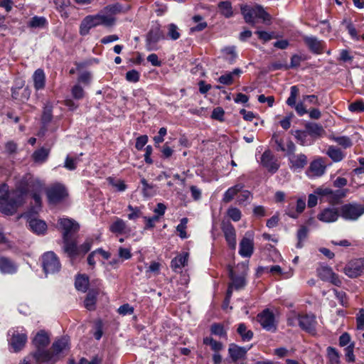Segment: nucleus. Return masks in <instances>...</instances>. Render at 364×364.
Wrapping results in <instances>:
<instances>
[{
  "mask_svg": "<svg viewBox=\"0 0 364 364\" xmlns=\"http://www.w3.org/2000/svg\"><path fill=\"white\" fill-rule=\"evenodd\" d=\"M33 179L31 176L23 178L16 188V191L9 196V186L0 185V212L6 215H14L18 207L24 203L25 196L32 191Z\"/></svg>",
  "mask_w": 364,
  "mask_h": 364,
  "instance_id": "obj_1",
  "label": "nucleus"
},
{
  "mask_svg": "<svg viewBox=\"0 0 364 364\" xmlns=\"http://www.w3.org/2000/svg\"><path fill=\"white\" fill-rule=\"evenodd\" d=\"M59 229L62 232L63 250L67 255H73L76 253L77 232L80 224L69 218L58 220Z\"/></svg>",
  "mask_w": 364,
  "mask_h": 364,
  "instance_id": "obj_2",
  "label": "nucleus"
},
{
  "mask_svg": "<svg viewBox=\"0 0 364 364\" xmlns=\"http://www.w3.org/2000/svg\"><path fill=\"white\" fill-rule=\"evenodd\" d=\"M50 342L48 334L44 330L39 331L32 340L35 350L28 357H33L37 364H55L57 362V358L54 353L47 349Z\"/></svg>",
  "mask_w": 364,
  "mask_h": 364,
  "instance_id": "obj_3",
  "label": "nucleus"
},
{
  "mask_svg": "<svg viewBox=\"0 0 364 364\" xmlns=\"http://www.w3.org/2000/svg\"><path fill=\"white\" fill-rule=\"evenodd\" d=\"M240 267L242 269V270L238 273H237L236 271L232 267H229V277L231 280V282L228 284V288L227 290L225 298V301L227 302L230 301L233 289L238 291L243 289L246 286V276L248 268L245 264H242L241 266L238 264L237 266V269H239Z\"/></svg>",
  "mask_w": 364,
  "mask_h": 364,
  "instance_id": "obj_4",
  "label": "nucleus"
},
{
  "mask_svg": "<svg viewBox=\"0 0 364 364\" xmlns=\"http://www.w3.org/2000/svg\"><path fill=\"white\" fill-rule=\"evenodd\" d=\"M48 201L50 204H58L65 200L69 196L65 186L56 182L50 184L46 190Z\"/></svg>",
  "mask_w": 364,
  "mask_h": 364,
  "instance_id": "obj_5",
  "label": "nucleus"
},
{
  "mask_svg": "<svg viewBox=\"0 0 364 364\" xmlns=\"http://www.w3.org/2000/svg\"><path fill=\"white\" fill-rule=\"evenodd\" d=\"M11 338L9 339V344L13 348L14 353L21 351L27 342L28 337L26 331L21 328L19 331L17 329H11L8 333Z\"/></svg>",
  "mask_w": 364,
  "mask_h": 364,
  "instance_id": "obj_6",
  "label": "nucleus"
},
{
  "mask_svg": "<svg viewBox=\"0 0 364 364\" xmlns=\"http://www.w3.org/2000/svg\"><path fill=\"white\" fill-rule=\"evenodd\" d=\"M42 264L46 274L58 272L61 267L59 259L53 252H47L43 255Z\"/></svg>",
  "mask_w": 364,
  "mask_h": 364,
  "instance_id": "obj_7",
  "label": "nucleus"
},
{
  "mask_svg": "<svg viewBox=\"0 0 364 364\" xmlns=\"http://www.w3.org/2000/svg\"><path fill=\"white\" fill-rule=\"evenodd\" d=\"M341 216L347 220H356L364 214V207L358 204H346L341 208Z\"/></svg>",
  "mask_w": 364,
  "mask_h": 364,
  "instance_id": "obj_8",
  "label": "nucleus"
},
{
  "mask_svg": "<svg viewBox=\"0 0 364 364\" xmlns=\"http://www.w3.org/2000/svg\"><path fill=\"white\" fill-rule=\"evenodd\" d=\"M296 319L299 322V326L302 330L311 334L316 333L317 321L316 316L314 314H306L298 315Z\"/></svg>",
  "mask_w": 364,
  "mask_h": 364,
  "instance_id": "obj_9",
  "label": "nucleus"
},
{
  "mask_svg": "<svg viewBox=\"0 0 364 364\" xmlns=\"http://www.w3.org/2000/svg\"><path fill=\"white\" fill-rule=\"evenodd\" d=\"M257 321L262 328L268 331L275 332L277 325L274 314L268 309L257 315Z\"/></svg>",
  "mask_w": 364,
  "mask_h": 364,
  "instance_id": "obj_10",
  "label": "nucleus"
},
{
  "mask_svg": "<svg viewBox=\"0 0 364 364\" xmlns=\"http://www.w3.org/2000/svg\"><path fill=\"white\" fill-rule=\"evenodd\" d=\"M344 273L350 278H355L364 273V258L350 261L344 267Z\"/></svg>",
  "mask_w": 364,
  "mask_h": 364,
  "instance_id": "obj_11",
  "label": "nucleus"
},
{
  "mask_svg": "<svg viewBox=\"0 0 364 364\" xmlns=\"http://www.w3.org/2000/svg\"><path fill=\"white\" fill-rule=\"evenodd\" d=\"M164 36L160 26L156 25L153 26L146 35V47L148 50H156V43L164 39Z\"/></svg>",
  "mask_w": 364,
  "mask_h": 364,
  "instance_id": "obj_12",
  "label": "nucleus"
},
{
  "mask_svg": "<svg viewBox=\"0 0 364 364\" xmlns=\"http://www.w3.org/2000/svg\"><path fill=\"white\" fill-rule=\"evenodd\" d=\"M220 228L224 234L225 240L232 250H235L237 245L236 231L234 226L228 220H223Z\"/></svg>",
  "mask_w": 364,
  "mask_h": 364,
  "instance_id": "obj_13",
  "label": "nucleus"
},
{
  "mask_svg": "<svg viewBox=\"0 0 364 364\" xmlns=\"http://www.w3.org/2000/svg\"><path fill=\"white\" fill-rule=\"evenodd\" d=\"M299 94V88L297 86L294 85L290 87V95L287 100V104L294 107L296 112V113L299 116H303L304 114L308 113V110L303 102H299V103H296V97Z\"/></svg>",
  "mask_w": 364,
  "mask_h": 364,
  "instance_id": "obj_14",
  "label": "nucleus"
},
{
  "mask_svg": "<svg viewBox=\"0 0 364 364\" xmlns=\"http://www.w3.org/2000/svg\"><path fill=\"white\" fill-rule=\"evenodd\" d=\"M260 163L271 173H276L279 168L277 159L269 149L264 151L262 154Z\"/></svg>",
  "mask_w": 364,
  "mask_h": 364,
  "instance_id": "obj_15",
  "label": "nucleus"
},
{
  "mask_svg": "<svg viewBox=\"0 0 364 364\" xmlns=\"http://www.w3.org/2000/svg\"><path fill=\"white\" fill-rule=\"evenodd\" d=\"M340 216V211L337 208L328 207L323 209L317 215V218L323 223H331L337 221Z\"/></svg>",
  "mask_w": 364,
  "mask_h": 364,
  "instance_id": "obj_16",
  "label": "nucleus"
},
{
  "mask_svg": "<svg viewBox=\"0 0 364 364\" xmlns=\"http://www.w3.org/2000/svg\"><path fill=\"white\" fill-rule=\"evenodd\" d=\"M254 251L253 239L250 233L247 232L240 242L239 254L243 257H250Z\"/></svg>",
  "mask_w": 364,
  "mask_h": 364,
  "instance_id": "obj_17",
  "label": "nucleus"
},
{
  "mask_svg": "<svg viewBox=\"0 0 364 364\" xmlns=\"http://www.w3.org/2000/svg\"><path fill=\"white\" fill-rule=\"evenodd\" d=\"M326 170V165L325 160L319 157L311 162L308 172L310 173L312 176L320 177L325 173Z\"/></svg>",
  "mask_w": 364,
  "mask_h": 364,
  "instance_id": "obj_18",
  "label": "nucleus"
},
{
  "mask_svg": "<svg viewBox=\"0 0 364 364\" xmlns=\"http://www.w3.org/2000/svg\"><path fill=\"white\" fill-rule=\"evenodd\" d=\"M304 41L311 52L315 54H321L323 50V43L314 36H304Z\"/></svg>",
  "mask_w": 364,
  "mask_h": 364,
  "instance_id": "obj_19",
  "label": "nucleus"
},
{
  "mask_svg": "<svg viewBox=\"0 0 364 364\" xmlns=\"http://www.w3.org/2000/svg\"><path fill=\"white\" fill-rule=\"evenodd\" d=\"M250 348V347H241L235 343H230L228 348L229 355L232 361L236 362L240 359L244 358Z\"/></svg>",
  "mask_w": 364,
  "mask_h": 364,
  "instance_id": "obj_20",
  "label": "nucleus"
},
{
  "mask_svg": "<svg viewBox=\"0 0 364 364\" xmlns=\"http://www.w3.org/2000/svg\"><path fill=\"white\" fill-rule=\"evenodd\" d=\"M289 161L290 168L294 170L302 169L308 163L307 156L304 154H294L289 158Z\"/></svg>",
  "mask_w": 364,
  "mask_h": 364,
  "instance_id": "obj_21",
  "label": "nucleus"
},
{
  "mask_svg": "<svg viewBox=\"0 0 364 364\" xmlns=\"http://www.w3.org/2000/svg\"><path fill=\"white\" fill-rule=\"evenodd\" d=\"M29 215L28 217L30 229L38 235L44 234L47 230L46 223L43 220L32 218L31 214Z\"/></svg>",
  "mask_w": 364,
  "mask_h": 364,
  "instance_id": "obj_22",
  "label": "nucleus"
},
{
  "mask_svg": "<svg viewBox=\"0 0 364 364\" xmlns=\"http://www.w3.org/2000/svg\"><path fill=\"white\" fill-rule=\"evenodd\" d=\"M92 20L96 26H105L106 27L112 26L114 24L116 19L112 18L109 16H106L102 11H100L96 15H91Z\"/></svg>",
  "mask_w": 364,
  "mask_h": 364,
  "instance_id": "obj_23",
  "label": "nucleus"
},
{
  "mask_svg": "<svg viewBox=\"0 0 364 364\" xmlns=\"http://www.w3.org/2000/svg\"><path fill=\"white\" fill-rule=\"evenodd\" d=\"M32 79L36 90L44 89L46 85V75L43 69H37L33 74Z\"/></svg>",
  "mask_w": 364,
  "mask_h": 364,
  "instance_id": "obj_24",
  "label": "nucleus"
},
{
  "mask_svg": "<svg viewBox=\"0 0 364 364\" xmlns=\"http://www.w3.org/2000/svg\"><path fill=\"white\" fill-rule=\"evenodd\" d=\"M0 271L3 274H12L16 272L17 266L7 257H0Z\"/></svg>",
  "mask_w": 364,
  "mask_h": 364,
  "instance_id": "obj_25",
  "label": "nucleus"
},
{
  "mask_svg": "<svg viewBox=\"0 0 364 364\" xmlns=\"http://www.w3.org/2000/svg\"><path fill=\"white\" fill-rule=\"evenodd\" d=\"M69 347V339L67 337H62L56 340L52 345L53 352L58 360V355Z\"/></svg>",
  "mask_w": 364,
  "mask_h": 364,
  "instance_id": "obj_26",
  "label": "nucleus"
},
{
  "mask_svg": "<svg viewBox=\"0 0 364 364\" xmlns=\"http://www.w3.org/2000/svg\"><path fill=\"white\" fill-rule=\"evenodd\" d=\"M188 253L183 252L174 257L171 262V267L174 271L181 269L185 267L188 263Z\"/></svg>",
  "mask_w": 364,
  "mask_h": 364,
  "instance_id": "obj_27",
  "label": "nucleus"
},
{
  "mask_svg": "<svg viewBox=\"0 0 364 364\" xmlns=\"http://www.w3.org/2000/svg\"><path fill=\"white\" fill-rule=\"evenodd\" d=\"M50 151V149L41 147L33 153L32 159L35 163L43 164L47 161Z\"/></svg>",
  "mask_w": 364,
  "mask_h": 364,
  "instance_id": "obj_28",
  "label": "nucleus"
},
{
  "mask_svg": "<svg viewBox=\"0 0 364 364\" xmlns=\"http://www.w3.org/2000/svg\"><path fill=\"white\" fill-rule=\"evenodd\" d=\"M243 188L244 185L242 183L229 188L223 194V201L226 203L230 202Z\"/></svg>",
  "mask_w": 364,
  "mask_h": 364,
  "instance_id": "obj_29",
  "label": "nucleus"
},
{
  "mask_svg": "<svg viewBox=\"0 0 364 364\" xmlns=\"http://www.w3.org/2000/svg\"><path fill=\"white\" fill-rule=\"evenodd\" d=\"M95 27H97V26L92 20L91 15L87 16L83 18L80 25V34L83 36H86L89 33L90 30Z\"/></svg>",
  "mask_w": 364,
  "mask_h": 364,
  "instance_id": "obj_30",
  "label": "nucleus"
},
{
  "mask_svg": "<svg viewBox=\"0 0 364 364\" xmlns=\"http://www.w3.org/2000/svg\"><path fill=\"white\" fill-rule=\"evenodd\" d=\"M326 154L333 162L336 163L341 161L345 157V154L341 151V149L334 146H328Z\"/></svg>",
  "mask_w": 364,
  "mask_h": 364,
  "instance_id": "obj_31",
  "label": "nucleus"
},
{
  "mask_svg": "<svg viewBox=\"0 0 364 364\" xmlns=\"http://www.w3.org/2000/svg\"><path fill=\"white\" fill-rule=\"evenodd\" d=\"M241 73L242 70L240 68H235L232 72L221 75L218 78V82L226 85H232L233 83L234 76L239 77Z\"/></svg>",
  "mask_w": 364,
  "mask_h": 364,
  "instance_id": "obj_32",
  "label": "nucleus"
},
{
  "mask_svg": "<svg viewBox=\"0 0 364 364\" xmlns=\"http://www.w3.org/2000/svg\"><path fill=\"white\" fill-rule=\"evenodd\" d=\"M254 18H258L262 20L263 23L266 24L271 23V16L264 11V8L260 5H256L254 6Z\"/></svg>",
  "mask_w": 364,
  "mask_h": 364,
  "instance_id": "obj_33",
  "label": "nucleus"
},
{
  "mask_svg": "<svg viewBox=\"0 0 364 364\" xmlns=\"http://www.w3.org/2000/svg\"><path fill=\"white\" fill-rule=\"evenodd\" d=\"M348 189H338L336 191L331 190L328 203L331 205H336L340 203V200L346 196Z\"/></svg>",
  "mask_w": 364,
  "mask_h": 364,
  "instance_id": "obj_34",
  "label": "nucleus"
},
{
  "mask_svg": "<svg viewBox=\"0 0 364 364\" xmlns=\"http://www.w3.org/2000/svg\"><path fill=\"white\" fill-rule=\"evenodd\" d=\"M92 244H93V240L92 238H87L85 240V241L82 245H80V246L77 245L76 253L75 255H68V256L70 258L73 259V258H75L78 255H80L81 253L85 255L90 250L91 247L92 246Z\"/></svg>",
  "mask_w": 364,
  "mask_h": 364,
  "instance_id": "obj_35",
  "label": "nucleus"
},
{
  "mask_svg": "<svg viewBox=\"0 0 364 364\" xmlns=\"http://www.w3.org/2000/svg\"><path fill=\"white\" fill-rule=\"evenodd\" d=\"M75 286L78 291L86 292L89 286L88 277L85 274L77 276L75 279Z\"/></svg>",
  "mask_w": 364,
  "mask_h": 364,
  "instance_id": "obj_36",
  "label": "nucleus"
},
{
  "mask_svg": "<svg viewBox=\"0 0 364 364\" xmlns=\"http://www.w3.org/2000/svg\"><path fill=\"white\" fill-rule=\"evenodd\" d=\"M305 128L308 133L314 136H319L324 132L322 126L316 123L308 122L305 124Z\"/></svg>",
  "mask_w": 364,
  "mask_h": 364,
  "instance_id": "obj_37",
  "label": "nucleus"
},
{
  "mask_svg": "<svg viewBox=\"0 0 364 364\" xmlns=\"http://www.w3.org/2000/svg\"><path fill=\"white\" fill-rule=\"evenodd\" d=\"M254 6L250 7L249 6H243L241 7V12L244 16L246 23L251 24L252 26L255 25V21L254 19Z\"/></svg>",
  "mask_w": 364,
  "mask_h": 364,
  "instance_id": "obj_38",
  "label": "nucleus"
},
{
  "mask_svg": "<svg viewBox=\"0 0 364 364\" xmlns=\"http://www.w3.org/2000/svg\"><path fill=\"white\" fill-rule=\"evenodd\" d=\"M97 291L90 290L85 299V306L89 311L94 310L95 308L97 301Z\"/></svg>",
  "mask_w": 364,
  "mask_h": 364,
  "instance_id": "obj_39",
  "label": "nucleus"
},
{
  "mask_svg": "<svg viewBox=\"0 0 364 364\" xmlns=\"http://www.w3.org/2000/svg\"><path fill=\"white\" fill-rule=\"evenodd\" d=\"M329 139L344 149L349 148L353 145L351 139L346 136H336L334 134H331L329 136Z\"/></svg>",
  "mask_w": 364,
  "mask_h": 364,
  "instance_id": "obj_40",
  "label": "nucleus"
},
{
  "mask_svg": "<svg viewBox=\"0 0 364 364\" xmlns=\"http://www.w3.org/2000/svg\"><path fill=\"white\" fill-rule=\"evenodd\" d=\"M218 6L220 9V14L225 17L230 18L233 15L232 4L230 1H220Z\"/></svg>",
  "mask_w": 364,
  "mask_h": 364,
  "instance_id": "obj_41",
  "label": "nucleus"
},
{
  "mask_svg": "<svg viewBox=\"0 0 364 364\" xmlns=\"http://www.w3.org/2000/svg\"><path fill=\"white\" fill-rule=\"evenodd\" d=\"M237 331L243 341H249L253 337V332L251 330H247L246 325L243 323L238 325Z\"/></svg>",
  "mask_w": 364,
  "mask_h": 364,
  "instance_id": "obj_42",
  "label": "nucleus"
},
{
  "mask_svg": "<svg viewBox=\"0 0 364 364\" xmlns=\"http://www.w3.org/2000/svg\"><path fill=\"white\" fill-rule=\"evenodd\" d=\"M126 228L125 222L120 218H117L111 225L109 230L113 233L122 234Z\"/></svg>",
  "mask_w": 364,
  "mask_h": 364,
  "instance_id": "obj_43",
  "label": "nucleus"
},
{
  "mask_svg": "<svg viewBox=\"0 0 364 364\" xmlns=\"http://www.w3.org/2000/svg\"><path fill=\"white\" fill-rule=\"evenodd\" d=\"M305 207H306L305 200L299 198L296 201V212H293L290 210H288L287 212V214L292 218H297L299 214L301 213L304 211V210L305 209Z\"/></svg>",
  "mask_w": 364,
  "mask_h": 364,
  "instance_id": "obj_44",
  "label": "nucleus"
},
{
  "mask_svg": "<svg viewBox=\"0 0 364 364\" xmlns=\"http://www.w3.org/2000/svg\"><path fill=\"white\" fill-rule=\"evenodd\" d=\"M121 10V5L119 4H115L105 6L102 11L106 16H109L112 18H115L114 15L119 13Z\"/></svg>",
  "mask_w": 364,
  "mask_h": 364,
  "instance_id": "obj_45",
  "label": "nucleus"
},
{
  "mask_svg": "<svg viewBox=\"0 0 364 364\" xmlns=\"http://www.w3.org/2000/svg\"><path fill=\"white\" fill-rule=\"evenodd\" d=\"M141 183L143 186L142 192L144 196L151 197L155 194L156 191L154 190L155 186L154 184L149 183L144 178L141 180Z\"/></svg>",
  "mask_w": 364,
  "mask_h": 364,
  "instance_id": "obj_46",
  "label": "nucleus"
},
{
  "mask_svg": "<svg viewBox=\"0 0 364 364\" xmlns=\"http://www.w3.org/2000/svg\"><path fill=\"white\" fill-rule=\"evenodd\" d=\"M223 53L224 54L225 60L228 61L230 64H232L237 58V53L234 46L225 48L223 50Z\"/></svg>",
  "mask_w": 364,
  "mask_h": 364,
  "instance_id": "obj_47",
  "label": "nucleus"
},
{
  "mask_svg": "<svg viewBox=\"0 0 364 364\" xmlns=\"http://www.w3.org/2000/svg\"><path fill=\"white\" fill-rule=\"evenodd\" d=\"M308 232H309V229L307 227H306L304 225H302L300 227V228L299 229V230L297 232V235H296L298 242H297L296 247L297 248H301L304 246L303 241L307 238Z\"/></svg>",
  "mask_w": 364,
  "mask_h": 364,
  "instance_id": "obj_48",
  "label": "nucleus"
},
{
  "mask_svg": "<svg viewBox=\"0 0 364 364\" xmlns=\"http://www.w3.org/2000/svg\"><path fill=\"white\" fill-rule=\"evenodd\" d=\"M48 24L47 20L43 16H34L28 23L29 27L31 28H44Z\"/></svg>",
  "mask_w": 364,
  "mask_h": 364,
  "instance_id": "obj_49",
  "label": "nucleus"
},
{
  "mask_svg": "<svg viewBox=\"0 0 364 364\" xmlns=\"http://www.w3.org/2000/svg\"><path fill=\"white\" fill-rule=\"evenodd\" d=\"M203 343L210 346L211 349L214 350L215 353L219 352L223 348V344L220 342L214 340L211 337L204 338Z\"/></svg>",
  "mask_w": 364,
  "mask_h": 364,
  "instance_id": "obj_50",
  "label": "nucleus"
},
{
  "mask_svg": "<svg viewBox=\"0 0 364 364\" xmlns=\"http://www.w3.org/2000/svg\"><path fill=\"white\" fill-rule=\"evenodd\" d=\"M294 136L296 138L297 142L301 145L308 146L311 144L310 142H308L307 133L306 132L301 130H296L294 132Z\"/></svg>",
  "mask_w": 364,
  "mask_h": 364,
  "instance_id": "obj_51",
  "label": "nucleus"
},
{
  "mask_svg": "<svg viewBox=\"0 0 364 364\" xmlns=\"http://www.w3.org/2000/svg\"><path fill=\"white\" fill-rule=\"evenodd\" d=\"M333 272L332 269L328 267H323L318 269V275L323 281H328Z\"/></svg>",
  "mask_w": 364,
  "mask_h": 364,
  "instance_id": "obj_52",
  "label": "nucleus"
},
{
  "mask_svg": "<svg viewBox=\"0 0 364 364\" xmlns=\"http://www.w3.org/2000/svg\"><path fill=\"white\" fill-rule=\"evenodd\" d=\"M210 331L212 334L221 337H225L227 336L226 331L224 329V326L221 323H215L212 324L210 327Z\"/></svg>",
  "mask_w": 364,
  "mask_h": 364,
  "instance_id": "obj_53",
  "label": "nucleus"
},
{
  "mask_svg": "<svg viewBox=\"0 0 364 364\" xmlns=\"http://www.w3.org/2000/svg\"><path fill=\"white\" fill-rule=\"evenodd\" d=\"M167 36L173 41L180 38V33L178 32V26L174 23H171L168 26Z\"/></svg>",
  "mask_w": 364,
  "mask_h": 364,
  "instance_id": "obj_54",
  "label": "nucleus"
},
{
  "mask_svg": "<svg viewBox=\"0 0 364 364\" xmlns=\"http://www.w3.org/2000/svg\"><path fill=\"white\" fill-rule=\"evenodd\" d=\"M79 161V157L73 158L67 156L65 160L64 167L70 171L75 170Z\"/></svg>",
  "mask_w": 364,
  "mask_h": 364,
  "instance_id": "obj_55",
  "label": "nucleus"
},
{
  "mask_svg": "<svg viewBox=\"0 0 364 364\" xmlns=\"http://www.w3.org/2000/svg\"><path fill=\"white\" fill-rule=\"evenodd\" d=\"M32 198L34 200L35 206L32 207L31 208L29 214L33 213V212L35 213H37L38 212V210L41 209V198L40 194L38 193H33V192L32 193Z\"/></svg>",
  "mask_w": 364,
  "mask_h": 364,
  "instance_id": "obj_56",
  "label": "nucleus"
},
{
  "mask_svg": "<svg viewBox=\"0 0 364 364\" xmlns=\"http://www.w3.org/2000/svg\"><path fill=\"white\" fill-rule=\"evenodd\" d=\"M71 93L75 100H81L84 97L85 91L80 85H75L72 87Z\"/></svg>",
  "mask_w": 364,
  "mask_h": 364,
  "instance_id": "obj_57",
  "label": "nucleus"
},
{
  "mask_svg": "<svg viewBox=\"0 0 364 364\" xmlns=\"http://www.w3.org/2000/svg\"><path fill=\"white\" fill-rule=\"evenodd\" d=\"M228 215L235 222H237L241 219V211L237 208L231 207L227 211Z\"/></svg>",
  "mask_w": 364,
  "mask_h": 364,
  "instance_id": "obj_58",
  "label": "nucleus"
},
{
  "mask_svg": "<svg viewBox=\"0 0 364 364\" xmlns=\"http://www.w3.org/2000/svg\"><path fill=\"white\" fill-rule=\"evenodd\" d=\"M327 354L330 361L332 363H338L339 362V355L337 350L333 347H328Z\"/></svg>",
  "mask_w": 364,
  "mask_h": 364,
  "instance_id": "obj_59",
  "label": "nucleus"
},
{
  "mask_svg": "<svg viewBox=\"0 0 364 364\" xmlns=\"http://www.w3.org/2000/svg\"><path fill=\"white\" fill-rule=\"evenodd\" d=\"M331 190V189L328 188L319 187L315 190L314 193L316 195L320 196L321 198H325L326 201H327L328 203V198L330 197Z\"/></svg>",
  "mask_w": 364,
  "mask_h": 364,
  "instance_id": "obj_60",
  "label": "nucleus"
},
{
  "mask_svg": "<svg viewBox=\"0 0 364 364\" xmlns=\"http://www.w3.org/2000/svg\"><path fill=\"white\" fill-rule=\"evenodd\" d=\"M348 109L351 112H361L364 111V102L356 101L349 105Z\"/></svg>",
  "mask_w": 364,
  "mask_h": 364,
  "instance_id": "obj_61",
  "label": "nucleus"
},
{
  "mask_svg": "<svg viewBox=\"0 0 364 364\" xmlns=\"http://www.w3.org/2000/svg\"><path fill=\"white\" fill-rule=\"evenodd\" d=\"M225 114V112L223 109L220 107H217L213 109L211 114V117L214 119L219 120L220 122L223 121V117Z\"/></svg>",
  "mask_w": 364,
  "mask_h": 364,
  "instance_id": "obj_62",
  "label": "nucleus"
},
{
  "mask_svg": "<svg viewBox=\"0 0 364 364\" xmlns=\"http://www.w3.org/2000/svg\"><path fill=\"white\" fill-rule=\"evenodd\" d=\"M139 73L136 70H132L126 73V80L129 82H136L139 80Z\"/></svg>",
  "mask_w": 364,
  "mask_h": 364,
  "instance_id": "obj_63",
  "label": "nucleus"
},
{
  "mask_svg": "<svg viewBox=\"0 0 364 364\" xmlns=\"http://www.w3.org/2000/svg\"><path fill=\"white\" fill-rule=\"evenodd\" d=\"M357 328L363 330L364 328V309H361L356 317Z\"/></svg>",
  "mask_w": 364,
  "mask_h": 364,
  "instance_id": "obj_64",
  "label": "nucleus"
}]
</instances>
